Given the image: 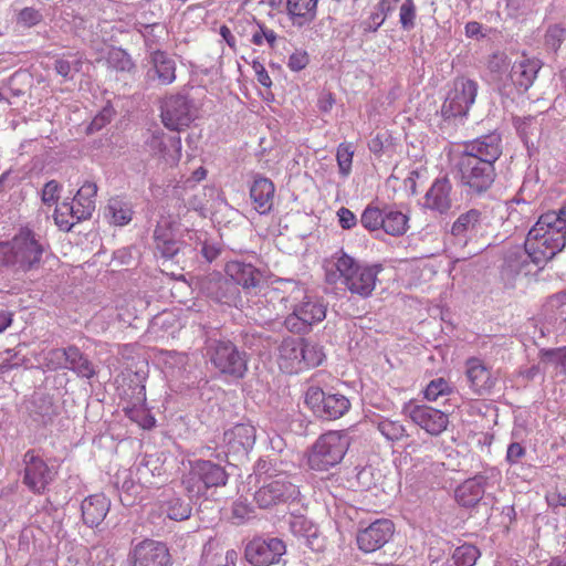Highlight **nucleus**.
I'll return each mask as SVG.
<instances>
[{
	"label": "nucleus",
	"instance_id": "obj_23",
	"mask_svg": "<svg viewBox=\"0 0 566 566\" xmlns=\"http://www.w3.org/2000/svg\"><path fill=\"white\" fill-rule=\"evenodd\" d=\"M502 153V135L497 130H494L464 143L463 149L460 154L475 158L476 160H488L489 165L495 166V163L501 157Z\"/></svg>",
	"mask_w": 566,
	"mask_h": 566
},
{
	"label": "nucleus",
	"instance_id": "obj_41",
	"mask_svg": "<svg viewBox=\"0 0 566 566\" xmlns=\"http://www.w3.org/2000/svg\"><path fill=\"white\" fill-rule=\"evenodd\" d=\"M161 510L170 520L184 521L191 515V504L179 496H171L161 504Z\"/></svg>",
	"mask_w": 566,
	"mask_h": 566
},
{
	"label": "nucleus",
	"instance_id": "obj_1",
	"mask_svg": "<svg viewBox=\"0 0 566 566\" xmlns=\"http://www.w3.org/2000/svg\"><path fill=\"white\" fill-rule=\"evenodd\" d=\"M325 270L328 283H336L338 279H343V283L350 293L366 298L375 290L377 276L382 271V265H363L345 252L339 251L326 261Z\"/></svg>",
	"mask_w": 566,
	"mask_h": 566
},
{
	"label": "nucleus",
	"instance_id": "obj_54",
	"mask_svg": "<svg viewBox=\"0 0 566 566\" xmlns=\"http://www.w3.org/2000/svg\"><path fill=\"white\" fill-rule=\"evenodd\" d=\"M507 67L509 59L505 53H493L488 61V69L493 74V78L496 81H500L501 75L506 72Z\"/></svg>",
	"mask_w": 566,
	"mask_h": 566
},
{
	"label": "nucleus",
	"instance_id": "obj_11",
	"mask_svg": "<svg viewBox=\"0 0 566 566\" xmlns=\"http://www.w3.org/2000/svg\"><path fill=\"white\" fill-rule=\"evenodd\" d=\"M305 403L316 417L325 420L338 419L350 408V401L346 396L325 392L317 386H310L307 388Z\"/></svg>",
	"mask_w": 566,
	"mask_h": 566
},
{
	"label": "nucleus",
	"instance_id": "obj_24",
	"mask_svg": "<svg viewBox=\"0 0 566 566\" xmlns=\"http://www.w3.org/2000/svg\"><path fill=\"white\" fill-rule=\"evenodd\" d=\"M394 523L388 518H379L367 527L358 531L356 542L364 553H373L381 548L392 537Z\"/></svg>",
	"mask_w": 566,
	"mask_h": 566
},
{
	"label": "nucleus",
	"instance_id": "obj_63",
	"mask_svg": "<svg viewBox=\"0 0 566 566\" xmlns=\"http://www.w3.org/2000/svg\"><path fill=\"white\" fill-rule=\"evenodd\" d=\"M200 252L208 262H212L220 255L221 247L218 243L205 241Z\"/></svg>",
	"mask_w": 566,
	"mask_h": 566
},
{
	"label": "nucleus",
	"instance_id": "obj_4",
	"mask_svg": "<svg viewBox=\"0 0 566 566\" xmlns=\"http://www.w3.org/2000/svg\"><path fill=\"white\" fill-rule=\"evenodd\" d=\"M229 473L226 468L211 460L190 462L189 471L182 478V485L189 500L210 499L219 488L227 485Z\"/></svg>",
	"mask_w": 566,
	"mask_h": 566
},
{
	"label": "nucleus",
	"instance_id": "obj_58",
	"mask_svg": "<svg viewBox=\"0 0 566 566\" xmlns=\"http://www.w3.org/2000/svg\"><path fill=\"white\" fill-rule=\"evenodd\" d=\"M42 20L41 13L33 8H23L18 17V21L24 27L31 28Z\"/></svg>",
	"mask_w": 566,
	"mask_h": 566
},
{
	"label": "nucleus",
	"instance_id": "obj_52",
	"mask_svg": "<svg viewBox=\"0 0 566 566\" xmlns=\"http://www.w3.org/2000/svg\"><path fill=\"white\" fill-rule=\"evenodd\" d=\"M158 29H160V31H163V28L160 27V24L153 23V24H144L143 29L139 30V32L142 33V35L144 38V41H145L147 56L150 55V51H161L158 48V45H159L158 38L159 36L156 33V31Z\"/></svg>",
	"mask_w": 566,
	"mask_h": 566
},
{
	"label": "nucleus",
	"instance_id": "obj_38",
	"mask_svg": "<svg viewBox=\"0 0 566 566\" xmlns=\"http://www.w3.org/2000/svg\"><path fill=\"white\" fill-rule=\"evenodd\" d=\"M381 230L392 237H400L408 230V217L392 207H384Z\"/></svg>",
	"mask_w": 566,
	"mask_h": 566
},
{
	"label": "nucleus",
	"instance_id": "obj_22",
	"mask_svg": "<svg viewBox=\"0 0 566 566\" xmlns=\"http://www.w3.org/2000/svg\"><path fill=\"white\" fill-rule=\"evenodd\" d=\"M256 441V429L251 423H237L223 433V443L227 454L234 460L248 457Z\"/></svg>",
	"mask_w": 566,
	"mask_h": 566
},
{
	"label": "nucleus",
	"instance_id": "obj_51",
	"mask_svg": "<svg viewBox=\"0 0 566 566\" xmlns=\"http://www.w3.org/2000/svg\"><path fill=\"white\" fill-rule=\"evenodd\" d=\"M417 9L413 0H405L400 6L399 22L405 31H410L416 25Z\"/></svg>",
	"mask_w": 566,
	"mask_h": 566
},
{
	"label": "nucleus",
	"instance_id": "obj_14",
	"mask_svg": "<svg viewBox=\"0 0 566 566\" xmlns=\"http://www.w3.org/2000/svg\"><path fill=\"white\" fill-rule=\"evenodd\" d=\"M160 116L166 128L182 132L197 117V107L193 101L186 95H170L163 102Z\"/></svg>",
	"mask_w": 566,
	"mask_h": 566
},
{
	"label": "nucleus",
	"instance_id": "obj_3",
	"mask_svg": "<svg viewBox=\"0 0 566 566\" xmlns=\"http://www.w3.org/2000/svg\"><path fill=\"white\" fill-rule=\"evenodd\" d=\"M539 230L541 228L532 227L526 235L524 251L507 255L506 264L516 274L522 272L528 274L531 272L527 269L530 262L542 269L565 248V240L562 235L556 237V239H547V237H543L544 232Z\"/></svg>",
	"mask_w": 566,
	"mask_h": 566
},
{
	"label": "nucleus",
	"instance_id": "obj_50",
	"mask_svg": "<svg viewBox=\"0 0 566 566\" xmlns=\"http://www.w3.org/2000/svg\"><path fill=\"white\" fill-rule=\"evenodd\" d=\"M135 390H137L135 402H133L132 406L125 407L123 410L127 418L138 423L140 418H143V415L146 412V410L143 408V405L146 401V391L145 386H136Z\"/></svg>",
	"mask_w": 566,
	"mask_h": 566
},
{
	"label": "nucleus",
	"instance_id": "obj_6",
	"mask_svg": "<svg viewBox=\"0 0 566 566\" xmlns=\"http://www.w3.org/2000/svg\"><path fill=\"white\" fill-rule=\"evenodd\" d=\"M207 355L222 375L242 379L248 371V354L229 339H210Z\"/></svg>",
	"mask_w": 566,
	"mask_h": 566
},
{
	"label": "nucleus",
	"instance_id": "obj_55",
	"mask_svg": "<svg viewBox=\"0 0 566 566\" xmlns=\"http://www.w3.org/2000/svg\"><path fill=\"white\" fill-rule=\"evenodd\" d=\"M82 66L81 60L69 61L65 59H56L54 62L55 72L65 80H72L74 73L78 72Z\"/></svg>",
	"mask_w": 566,
	"mask_h": 566
},
{
	"label": "nucleus",
	"instance_id": "obj_27",
	"mask_svg": "<svg viewBox=\"0 0 566 566\" xmlns=\"http://www.w3.org/2000/svg\"><path fill=\"white\" fill-rule=\"evenodd\" d=\"M467 378L472 390L480 396L490 394L496 382L491 370L474 357L467 360Z\"/></svg>",
	"mask_w": 566,
	"mask_h": 566
},
{
	"label": "nucleus",
	"instance_id": "obj_64",
	"mask_svg": "<svg viewBox=\"0 0 566 566\" xmlns=\"http://www.w3.org/2000/svg\"><path fill=\"white\" fill-rule=\"evenodd\" d=\"M252 67L255 72L258 82L264 87H271L272 81L263 64L259 61H253Z\"/></svg>",
	"mask_w": 566,
	"mask_h": 566
},
{
	"label": "nucleus",
	"instance_id": "obj_45",
	"mask_svg": "<svg viewBox=\"0 0 566 566\" xmlns=\"http://www.w3.org/2000/svg\"><path fill=\"white\" fill-rule=\"evenodd\" d=\"M107 63L119 72H132L136 65L130 55L120 48H113L107 55Z\"/></svg>",
	"mask_w": 566,
	"mask_h": 566
},
{
	"label": "nucleus",
	"instance_id": "obj_34",
	"mask_svg": "<svg viewBox=\"0 0 566 566\" xmlns=\"http://www.w3.org/2000/svg\"><path fill=\"white\" fill-rule=\"evenodd\" d=\"M97 193V186L95 182L86 181L77 190L72 199V202L76 207L75 214L77 221L87 220L92 217L95 210V197Z\"/></svg>",
	"mask_w": 566,
	"mask_h": 566
},
{
	"label": "nucleus",
	"instance_id": "obj_44",
	"mask_svg": "<svg viewBox=\"0 0 566 566\" xmlns=\"http://www.w3.org/2000/svg\"><path fill=\"white\" fill-rule=\"evenodd\" d=\"M324 357L323 349L318 344L302 338V370L321 365Z\"/></svg>",
	"mask_w": 566,
	"mask_h": 566
},
{
	"label": "nucleus",
	"instance_id": "obj_53",
	"mask_svg": "<svg viewBox=\"0 0 566 566\" xmlns=\"http://www.w3.org/2000/svg\"><path fill=\"white\" fill-rule=\"evenodd\" d=\"M565 39L566 29L560 24H554L545 33V45L553 52H557Z\"/></svg>",
	"mask_w": 566,
	"mask_h": 566
},
{
	"label": "nucleus",
	"instance_id": "obj_15",
	"mask_svg": "<svg viewBox=\"0 0 566 566\" xmlns=\"http://www.w3.org/2000/svg\"><path fill=\"white\" fill-rule=\"evenodd\" d=\"M485 219L484 213L475 208L461 213L450 230L453 244L465 248L469 244L478 243L485 232Z\"/></svg>",
	"mask_w": 566,
	"mask_h": 566
},
{
	"label": "nucleus",
	"instance_id": "obj_46",
	"mask_svg": "<svg viewBox=\"0 0 566 566\" xmlns=\"http://www.w3.org/2000/svg\"><path fill=\"white\" fill-rule=\"evenodd\" d=\"M453 387L442 377L432 379L423 390V397L428 401H437L440 397L453 394Z\"/></svg>",
	"mask_w": 566,
	"mask_h": 566
},
{
	"label": "nucleus",
	"instance_id": "obj_62",
	"mask_svg": "<svg viewBox=\"0 0 566 566\" xmlns=\"http://www.w3.org/2000/svg\"><path fill=\"white\" fill-rule=\"evenodd\" d=\"M338 221L343 229H352L357 224L356 216L347 208L342 207L337 211Z\"/></svg>",
	"mask_w": 566,
	"mask_h": 566
},
{
	"label": "nucleus",
	"instance_id": "obj_16",
	"mask_svg": "<svg viewBox=\"0 0 566 566\" xmlns=\"http://www.w3.org/2000/svg\"><path fill=\"white\" fill-rule=\"evenodd\" d=\"M403 413L419 428L432 437H439L449 424L448 410H440L427 405L407 403Z\"/></svg>",
	"mask_w": 566,
	"mask_h": 566
},
{
	"label": "nucleus",
	"instance_id": "obj_31",
	"mask_svg": "<svg viewBox=\"0 0 566 566\" xmlns=\"http://www.w3.org/2000/svg\"><path fill=\"white\" fill-rule=\"evenodd\" d=\"M111 502L104 494L87 496L81 505L84 524L88 527L98 526L109 511Z\"/></svg>",
	"mask_w": 566,
	"mask_h": 566
},
{
	"label": "nucleus",
	"instance_id": "obj_29",
	"mask_svg": "<svg viewBox=\"0 0 566 566\" xmlns=\"http://www.w3.org/2000/svg\"><path fill=\"white\" fill-rule=\"evenodd\" d=\"M541 67L542 62L539 60L524 59L512 65L509 77L515 87L526 92L536 80Z\"/></svg>",
	"mask_w": 566,
	"mask_h": 566
},
{
	"label": "nucleus",
	"instance_id": "obj_12",
	"mask_svg": "<svg viewBox=\"0 0 566 566\" xmlns=\"http://www.w3.org/2000/svg\"><path fill=\"white\" fill-rule=\"evenodd\" d=\"M500 481L501 472L496 468H488L462 482L455 489V500L462 507H474L483 499L485 491L497 485Z\"/></svg>",
	"mask_w": 566,
	"mask_h": 566
},
{
	"label": "nucleus",
	"instance_id": "obj_10",
	"mask_svg": "<svg viewBox=\"0 0 566 566\" xmlns=\"http://www.w3.org/2000/svg\"><path fill=\"white\" fill-rule=\"evenodd\" d=\"M24 469L22 482L34 494H44L48 486L55 480L57 470L49 465L35 449H30L23 454Z\"/></svg>",
	"mask_w": 566,
	"mask_h": 566
},
{
	"label": "nucleus",
	"instance_id": "obj_36",
	"mask_svg": "<svg viewBox=\"0 0 566 566\" xmlns=\"http://www.w3.org/2000/svg\"><path fill=\"white\" fill-rule=\"evenodd\" d=\"M133 203L119 196L112 197L105 208L104 216L111 224L123 227L128 224L133 219Z\"/></svg>",
	"mask_w": 566,
	"mask_h": 566
},
{
	"label": "nucleus",
	"instance_id": "obj_40",
	"mask_svg": "<svg viewBox=\"0 0 566 566\" xmlns=\"http://www.w3.org/2000/svg\"><path fill=\"white\" fill-rule=\"evenodd\" d=\"M154 240L156 250L165 259H174L179 252L180 243L172 239L167 230L160 227H156L154 230Z\"/></svg>",
	"mask_w": 566,
	"mask_h": 566
},
{
	"label": "nucleus",
	"instance_id": "obj_20",
	"mask_svg": "<svg viewBox=\"0 0 566 566\" xmlns=\"http://www.w3.org/2000/svg\"><path fill=\"white\" fill-rule=\"evenodd\" d=\"M201 291L207 297L220 304L237 306L241 301V292L237 284L228 275L223 276L218 272L210 273L201 281Z\"/></svg>",
	"mask_w": 566,
	"mask_h": 566
},
{
	"label": "nucleus",
	"instance_id": "obj_8",
	"mask_svg": "<svg viewBox=\"0 0 566 566\" xmlns=\"http://www.w3.org/2000/svg\"><path fill=\"white\" fill-rule=\"evenodd\" d=\"M326 312L327 304L322 297L305 295L293 306L283 325L293 334L305 335L312 331L313 325L325 319Z\"/></svg>",
	"mask_w": 566,
	"mask_h": 566
},
{
	"label": "nucleus",
	"instance_id": "obj_19",
	"mask_svg": "<svg viewBox=\"0 0 566 566\" xmlns=\"http://www.w3.org/2000/svg\"><path fill=\"white\" fill-rule=\"evenodd\" d=\"M298 489L287 480L286 475H276L274 480L261 486L254 494L259 507L270 509L280 503L294 500L298 495Z\"/></svg>",
	"mask_w": 566,
	"mask_h": 566
},
{
	"label": "nucleus",
	"instance_id": "obj_25",
	"mask_svg": "<svg viewBox=\"0 0 566 566\" xmlns=\"http://www.w3.org/2000/svg\"><path fill=\"white\" fill-rule=\"evenodd\" d=\"M224 272L238 287L241 286L247 293L260 290L264 281L261 270L251 263L238 260L227 262Z\"/></svg>",
	"mask_w": 566,
	"mask_h": 566
},
{
	"label": "nucleus",
	"instance_id": "obj_61",
	"mask_svg": "<svg viewBox=\"0 0 566 566\" xmlns=\"http://www.w3.org/2000/svg\"><path fill=\"white\" fill-rule=\"evenodd\" d=\"M525 448L518 442H512L507 447L506 461L510 464H516L525 455Z\"/></svg>",
	"mask_w": 566,
	"mask_h": 566
},
{
	"label": "nucleus",
	"instance_id": "obj_37",
	"mask_svg": "<svg viewBox=\"0 0 566 566\" xmlns=\"http://www.w3.org/2000/svg\"><path fill=\"white\" fill-rule=\"evenodd\" d=\"M545 226L555 237H563L566 244V203L558 211H547L543 213L534 228L543 229ZM542 232V230H539Z\"/></svg>",
	"mask_w": 566,
	"mask_h": 566
},
{
	"label": "nucleus",
	"instance_id": "obj_48",
	"mask_svg": "<svg viewBox=\"0 0 566 566\" xmlns=\"http://www.w3.org/2000/svg\"><path fill=\"white\" fill-rule=\"evenodd\" d=\"M377 429L389 441H399L408 437L405 426L396 420L382 419L378 422Z\"/></svg>",
	"mask_w": 566,
	"mask_h": 566
},
{
	"label": "nucleus",
	"instance_id": "obj_39",
	"mask_svg": "<svg viewBox=\"0 0 566 566\" xmlns=\"http://www.w3.org/2000/svg\"><path fill=\"white\" fill-rule=\"evenodd\" d=\"M481 556L480 549L470 543H464L454 548L446 566H474Z\"/></svg>",
	"mask_w": 566,
	"mask_h": 566
},
{
	"label": "nucleus",
	"instance_id": "obj_43",
	"mask_svg": "<svg viewBox=\"0 0 566 566\" xmlns=\"http://www.w3.org/2000/svg\"><path fill=\"white\" fill-rule=\"evenodd\" d=\"M541 363L555 367L556 376L566 375V347L542 348L538 352Z\"/></svg>",
	"mask_w": 566,
	"mask_h": 566
},
{
	"label": "nucleus",
	"instance_id": "obj_9",
	"mask_svg": "<svg viewBox=\"0 0 566 566\" xmlns=\"http://www.w3.org/2000/svg\"><path fill=\"white\" fill-rule=\"evenodd\" d=\"M478 88L479 85L473 80L465 77L454 80L453 87L441 106L440 113L443 120H462L475 102Z\"/></svg>",
	"mask_w": 566,
	"mask_h": 566
},
{
	"label": "nucleus",
	"instance_id": "obj_17",
	"mask_svg": "<svg viewBox=\"0 0 566 566\" xmlns=\"http://www.w3.org/2000/svg\"><path fill=\"white\" fill-rule=\"evenodd\" d=\"M146 61L145 81L149 86H168L175 82L177 64L171 54L166 51H150Z\"/></svg>",
	"mask_w": 566,
	"mask_h": 566
},
{
	"label": "nucleus",
	"instance_id": "obj_47",
	"mask_svg": "<svg viewBox=\"0 0 566 566\" xmlns=\"http://www.w3.org/2000/svg\"><path fill=\"white\" fill-rule=\"evenodd\" d=\"M382 213L384 208L367 206L360 216L361 226L370 232L381 230V226H384Z\"/></svg>",
	"mask_w": 566,
	"mask_h": 566
},
{
	"label": "nucleus",
	"instance_id": "obj_60",
	"mask_svg": "<svg viewBox=\"0 0 566 566\" xmlns=\"http://www.w3.org/2000/svg\"><path fill=\"white\" fill-rule=\"evenodd\" d=\"M387 142H388L387 134L378 133L368 142V149L374 155L380 157L385 151Z\"/></svg>",
	"mask_w": 566,
	"mask_h": 566
},
{
	"label": "nucleus",
	"instance_id": "obj_21",
	"mask_svg": "<svg viewBox=\"0 0 566 566\" xmlns=\"http://www.w3.org/2000/svg\"><path fill=\"white\" fill-rule=\"evenodd\" d=\"M132 566H171L167 545L155 539H144L136 544L128 555Z\"/></svg>",
	"mask_w": 566,
	"mask_h": 566
},
{
	"label": "nucleus",
	"instance_id": "obj_13",
	"mask_svg": "<svg viewBox=\"0 0 566 566\" xmlns=\"http://www.w3.org/2000/svg\"><path fill=\"white\" fill-rule=\"evenodd\" d=\"M46 359L48 367L67 368L81 378L91 379L97 374L93 361L75 345L51 349Z\"/></svg>",
	"mask_w": 566,
	"mask_h": 566
},
{
	"label": "nucleus",
	"instance_id": "obj_49",
	"mask_svg": "<svg viewBox=\"0 0 566 566\" xmlns=\"http://www.w3.org/2000/svg\"><path fill=\"white\" fill-rule=\"evenodd\" d=\"M354 147L350 143H342L337 147L336 160L339 174L347 177L352 171Z\"/></svg>",
	"mask_w": 566,
	"mask_h": 566
},
{
	"label": "nucleus",
	"instance_id": "obj_18",
	"mask_svg": "<svg viewBox=\"0 0 566 566\" xmlns=\"http://www.w3.org/2000/svg\"><path fill=\"white\" fill-rule=\"evenodd\" d=\"M285 552L286 546L282 539L277 537L268 539L259 537L247 544L244 556L253 566H270L279 563Z\"/></svg>",
	"mask_w": 566,
	"mask_h": 566
},
{
	"label": "nucleus",
	"instance_id": "obj_28",
	"mask_svg": "<svg viewBox=\"0 0 566 566\" xmlns=\"http://www.w3.org/2000/svg\"><path fill=\"white\" fill-rule=\"evenodd\" d=\"M452 185L447 176L437 178L424 195L423 206L432 211L446 213L451 208Z\"/></svg>",
	"mask_w": 566,
	"mask_h": 566
},
{
	"label": "nucleus",
	"instance_id": "obj_5",
	"mask_svg": "<svg viewBox=\"0 0 566 566\" xmlns=\"http://www.w3.org/2000/svg\"><path fill=\"white\" fill-rule=\"evenodd\" d=\"M350 443L348 430H331L321 434L308 451V468L317 472L335 468L344 459Z\"/></svg>",
	"mask_w": 566,
	"mask_h": 566
},
{
	"label": "nucleus",
	"instance_id": "obj_57",
	"mask_svg": "<svg viewBox=\"0 0 566 566\" xmlns=\"http://www.w3.org/2000/svg\"><path fill=\"white\" fill-rule=\"evenodd\" d=\"M114 115V109L111 106L104 107L91 122L87 126V133L93 134L95 132L101 130L104 126H106Z\"/></svg>",
	"mask_w": 566,
	"mask_h": 566
},
{
	"label": "nucleus",
	"instance_id": "obj_33",
	"mask_svg": "<svg viewBox=\"0 0 566 566\" xmlns=\"http://www.w3.org/2000/svg\"><path fill=\"white\" fill-rule=\"evenodd\" d=\"M302 338H284L279 347L280 368L293 374L302 370Z\"/></svg>",
	"mask_w": 566,
	"mask_h": 566
},
{
	"label": "nucleus",
	"instance_id": "obj_35",
	"mask_svg": "<svg viewBox=\"0 0 566 566\" xmlns=\"http://www.w3.org/2000/svg\"><path fill=\"white\" fill-rule=\"evenodd\" d=\"M59 408L50 394H35L31 401V416L34 421L46 426L57 416Z\"/></svg>",
	"mask_w": 566,
	"mask_h": 566
},
{
	"label": "nucleus",
	"instance_id": "obj_26",
	"mask_svg": "<svg viewBox=\"0 0 566 566\" xmlns=\"http://www.w3.org/2000/svg\"><path fill=\"white\" fill-rule=\"evenodd\" d=\"M145 145L148 151L155 156H160L168 163L175 164L181 158V139L179 136L155 130L147 137Z\"/></svg>",
	"mask_w": 566,
	"mask_h": 566
},
{
	"label": "nucleus",
	"instance_id": "obj_42",
	"mask_svg": "<svg viewBox=\"0 0 566 566\" xmlns=\"http://www.w3.org/2000/svg\"><path fill=\"white\" fill-rule=\"evenodd\" d=\"M76 207L73 202L67 200L63 201L60 206L55 208L53 218L55 224L60 230L69 232L73 228V226L78 222L77 216L75 214Z\"/></svg>",
	"mask_w": 566,
	"mask_h": 566
},
{
	"label": "nucleus",
	"instance_id": "obj_2",
	"mask_svg": "<svg viewBox=\"0 0 566 566\" xmlns=\"http://www.w3.org/2000/svg\"><path fill=\"white\" fill-rule=\"evenodd\" d=\"M44 247L36 234L25 228L11 240L0 241V269L6 268L14 274H25L40 268Z\"/></svg>",
	"mask_w": 566,
	"mask_h": 566
},
{
	"label": "nucleus",
	"instance_id": "obj_7",
	"mask_svg": "<svg viewBox=\"0 0 566 566\" xmlns=\"http://www.w3.org/2000/svg\"><path fill=\"white\" fill-rule=\"evenodd\" d=\"M455 168L460 184L469 195H482L491 189L496 178L495 166L488 160H476L472 157L459 155Z\"/></svg>",
	"mask_w": 566,
	"mask_h": 566
},
{
	"label": "nucleus",
	"instance_id": "obj_32",
	"mask_svg": "<svg viewBox=\"0 0 566 566\" xmlns=\"http://www.w3.org/2000/svg\"><path fill=\"white\" fill-rule=\"evenodd\" d=\"M318 0H286V14L293 27L310 25L317 15Z\"/></svg>",
	"mask_w": 566,
	"mask_h": 566
},
{
	"label": "nucleus",
	"instance_id": "obj_30",
	"mask_svg": "<svg viewBox=\"0 0 566 566\" xmlns=\"http://www.w3.org/2000/svg\"><path fill=\"white\" fill-rule=\"evenodd\" d=\"M274 192L275 187L271 179L260 175L254 178L250 187V197L259 213L264 214L271 211Z\"/></svg>",
	"mask_w": 566,
	"mask_h": 566
},
{
	"label": "nucleus",
	"instance_id": "obj_56",
	"mask_svg": "<svg viewBox=\"0 0 566 566\" xmlns=\"http://www.w3.org/2000/svg\"><path fill=\"white\" fill-rule=\"evenodd\" d=\"M61 189L62 186L56 180L48 181L42 189V202L46 206L55 205L60 198Z\"/></svg>",
	"mask_w": 566,
	"mask_h": 566
},
{
	"label": "nucleus",
	"instance_id": "obj_59",
	"mask_svg": "<svg viewBox=\"0 0 566 566\" xmlns=\"http://www.w3.org/2000/svg\"><path fill=\"white\" fill-rule=\"evenodd\" d=\"M308 62V54L305 51H296L290 55L287 66L292 71L298 72L305 69Z\"/></svg>",
	"mask_w": 566,
	"mask_h": 566
}]
</instances>
